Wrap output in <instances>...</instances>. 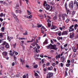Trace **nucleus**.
<instances>
[{
  "label": "nucleus",
  "mask_w": 78,
  "mask_h": 78,
  "mask_svg": "<svg viewBox=\"0 0 78 78\" xmlns=\"http://www.w3.org/2000/svg\"><path fill=\"white\" fill-rule=\"evenodd\" d=\"M47 48L48 49L49 48H51V49H53V50H57L56 48V46L55 45H53L51 44H50L49 46H47Z\"/></svg>",
  "instance_id": "obj_1"
},
{
  "label": "nucleus",
  "mask_w": 78,
  "mask_h": 78,
  "mask_svg": "<svg viewBox=\"0 0 78 78\" xmlns=\"http://www.w3.org/2000/svg\"><path fill=\"white\" fill-rule=\"evenodd\" d=\"M35 39H32L30 41H27V42H33V44H31V45H33V47H34L35 46Z\"/></svg>",
  "instance_id": "obj_2"
},
{
  "label": "nucleus",
  "mask_w": 78,
  "mask_h": 78,
  "mask_svg": "<svg viewBox=\"0 0 78 78\" xmlns=\"http://www.w3.org/2000/svg\"><path fill=\"white\" fill-rule=\"evenodd\" d=\"M2 56L3 58H6L8 56V52L6 51H4L2 53Z\"/></svg>",
  "instance_id": "obj_3"
},
{
  "label": "nucleus",
  "mask_w": 78,
  "mask_h": 78,
  "mask_svg": "<svg viewBox=\"0 0 78 78\" xmlns=\"http://www.w3.org/2000/svg\"><path fill=\"white\" fill-rule=\"evenodd\" d=\"M12 14L13 16L15 18L16 21L17 22H18V23L19 22V20H18V19H17V16H16V15L14 14V13L13 12H12Z\"/></svg>",
  "instance_id": "obj_4"
},
{
  "label": "nucleus",
  "mask_w": 78,
  "mask_h": 78,
  "mask_svg": "<svg viewBox=\"0 0 78 78\" xmlns=\"http://www.w3.org/2000/svg\"><path fill=\"white\" fill-rule=\"evenodd\" d=\"M53 74L52 73H49L47 75L46 78H50L52 76H53Z\"/></svg>",
  "instance_id": "obj_5"
},
{
  "label": "nucleus",
  "mask_w": 78,
  "mask_h": 78,
  "mask_svg": "<svg viewBox=\"0 0 78 78\" xmlns=\"http://www.w3.org/2000/svg\"><path fill=\"white\" fill-rule=\"evenodd\" d=\"M69 6L70 8H73V1H72L69 3Z\"/></svg>",
  "instance_id": "obj_6"
},
{
  "label": "nucleus",
  "mask_w": 78,
  "mask_h": 78,
  "mask_svg": "<svg viewBox=\"0 0 78 78\" xmlns=\"http://www.w3.org/2000/svg\"><path fill=\"white\" fill-rule=\"evenodd\" d=\"M66 16V14H62V15H59V17H62V18L63 19V20H65V16Z\"/></svg>",
  "instance_id": "obj_7"
},
{
  "label": "nucleus",
  "mask_w": 78,
  "mask_h": 78,
  "mask_svg": "<svg viewBox=\"0 0 78 78\" xmlns=\"http://www.w3.org/2000/svg\"><path fill=\"white\" fill-rule=\"evenodd\" d=\"M46 9L47 10H49L50 9V5L48 4H46Z\"/></svg>",
  "instance_id": "obj_8"
},
{
  "label": "nucleus",
  "mask_w": 78,
  "mask_h": 78,
  "mask_svg": "<svg viewBox=\"0 0 78 78\" xmlns=\"http://www.w3.org/2000/svg\"><path fill=\"white\" fill-rule=\"evenodd\" d=\"M67 34H68V33H67V32L66 31H64L62 33V36H64V35H67Z\"/></svg>",
  "instance_id": "obj_9"
},
{
  "label": "nucleus",
  "mask_w": 78,
  "mask_h": 78,
  "mask_svg": "<svg viewBox=\"0 0 78 78\" xmlns=\"http://www.w3.org/2000/svg\"><path fill=\"white\" fill-rule=\"evenodd\" d=\"M65 9H66V10H67V14H68L69 10H67V3H65Z\"/></svg>",
  "instance_id": "obj_10"
},
{
  "label": "nucleus",
  "mask_w": 78,
  "mask_h": 78,
  "mask_svg": "<svg viewBox=\"0 0 78 78\" xmlns=\"http://www.w3.org/2000/svg\"><path fill=\"white\" fill-rule=\"evenodd\" d=\"M12 52V51H10V56H14V54L15 53V51H13V52L11 53Z\"/></svg>",
  "instance_id": "obj_11"
},
{
  "label": "nucleus",
  "mask_w": 78,
  "mask_h": 78,
  "mask_svg": "<svg viewBox=\"0 0 78 78\" xmlns=\"http://www.w3.org/2000/svg\"><path fill=\"white\" fill-rule=\"evenodd\" d=\"M72 34L71 33H70L69 34L70 35V37H69L70 38H73L74 37V33H73L72 35H71V34Z\"/></svg>",
  "instance_id": "obj_12"
},
{
  "label": "nucleus",
  "mask_w": 78,
  "mask_h": 78,
  "mask_svg": "<svg viewBox=\"0 0 78 78\" xmlns=\"http://www.w3.org/2000/svg\"><path fill=\"white\" fill-rule=\"evenodd\" d=\"M4 45L3 44H2L0 46V48L2 50H4Z\"/></svg>",
  "instance_id": "obj_13"
},
{
  "label": "nucleus",
  "mask_w": 78,
  "mask_h": 78,
  "mask_svg": "<svg viewBox=\"0 0 78 78\" xmlns=\"http://www.w3.org/2000/svg\"><path fill=\"white\" fill-rule=\"evenodd\" d=\"M57 28V27L55 26H52L51 27V30H54V29H56Z\"/></svg>",
  "instance_id": "obj_14"
},
{
  "label": "nucleus",
  "mask_w": 78,
  "mask_h": 78,
  "mask_svg": "<svg viewBox=\"0 0 78 78\" xmlns=\"http://www.w3.org/2000/svg\"><path fill=\"white\" fill-rule=\"evenodd\" d=\"M74 5H75V4H76L77 8L78 9V2H76V1L75 0L74 2Z\"/></svg>",
  "instance_id": "obj_15"
},
{
  "label": "nucleus",
  "mask_w": 78,
  "mask_h": 78,
  "mask_svg": "<svg viewBox=\"0 0 78 78\" xmlns=\"http://www.w3.org/2000/svg\"><path fill=\"white\" fill-rule=\"evenodd\" d=\"M5 47L6 48H9V45L8 43H6L5 45Z\"/></svg>",
  "instance_id": "obj_16"
},
{
  "label": "nucleus",
  "mask_w": 78,
  "mask_h": 78,
  "mask_svg": "<svg viewBox=\"0 0 78 78\" xmlns=\"http://www.w3.org/2000/svg\"><path fill=\"white\" fill-rule=\"evenodd\" d=\"M16 13H20V14H21V12H22V11L21 10H16Z\"/></svg>",
  "instance_id": "obj_17"
},
{
  "label": "nucleus",
  "mask_w": 78,
  "mask_h": 78,
  "mask_svg": "<svg viewBox=\"0 0 78 78\" xmlns=\"http://www.w3.org/2000/svg\"><path fill=\"white\" fill-rule=\"evenodd\" d=\"M61 59H62L63 61H65L66 60V58L64 57V56H63L61 57Z\"/></svg>",
  "instance_id": "obj_18"
},
{
  "label": "nucleus",
  "mask_w": 78,
  "mask_h": 78,
  "mask_svg": "<svg viewBox=\"0 0 78 78\" xmlns=\"http://www.w3.org/2000/svg\"><path fill=\"white\" fill-rule=\"evenodd\" d=\"M61 57V55H60V54H59L58 56H56V58L57 60H58V58H60Z\"/></svg>",
  "instance_id": "obj_19"
},
{
  "label": "nucleus",
  "mask_w": 78,
  "mask_h": 78,
  "mask_svg": "<svg viewBox=\"0 0 78 78\" xmlns=\"http://www.w3.org/2000/svg\"><path fill=\"white\" fill-rule=\"evenodd\" d=\"M5 17V14H3V13H0V17Z\"/></svg>",
  "instance_id": "obj_20"
},
{
  "label": "nucleus",
  "mask_w": 78,
  "mask_h": 78,
  "mask_svg": "<svg viewBox=\"0 0 78 78\" xmlns=\"http://www.w3.org/2000/svg\"><path fill=\"white\" fill-rule=\"evenodd\" d=\"M53 69L52 66H51L50 67H49L48 68V69L49 70H51Z\"/></svg>",
  "instance_id": "obj_21"
},
{
  "label": "nucleus",
  "mask_w": 78,
  "mask_h": 78,
  "mask_svg": "<svg viewBox=\"0 0 78 78\" xmlns=\"http://www.w3.org/2000/svg\"><path fill=\"white\" fill-rule=\"evenodd\" d=\"M19 4H16V9H19Z\"/></svg>",
  "instance_id": "obj_22"
},
{
  "label": "nucleus",
  "mask_w": 78,
  "mask_h": 78,
  "mask_svg": "<svg viewBox=\"0 0 78 78\" xmlns=\"http://www.w3.org/2000/svg\"><path fill=\"white\" fill-rule=\"evenodd\" d=\"M4 30H5V27H2L1 29V30L2 31V32H3L4 31Z\"/></svg>",
  "instance_id": "obj_23"
},
{
  "label": "nucleus",
  "mask_w": 78,
  "mask_h": 78,
  "mask_svg": "<svg viewBox=\"0 0 78 78\" xmlns=\"http://www.w3.org/2000/svg\"><path fill=\"white\" fill-rule=\"evenodd\" d=\"M3 34H2V33H0V38H2L3 37Z\"/></svg>",
  "instance_id": "obj_24"
},
{
  "label": "nucleus",
  "mask_w": 78,
  "mask_h": 78,
  "mask_svg": "<svg viewBox=\"0 0 78 78\" xmlns=\"http://www.w3.org/2000/svg\"><path fill=\"white\" fill-rule=\"evenodd\" d=\"M37 25L38 26L37 27H38V28H40V27H41L42 26V24L39 25V24H37Z\"/></svg>",
  "instance_id": "obj_25"
},
{
  "label": "nucleus",
  "mask_w": 78,
  "mask_h": 78,
  "mask_svg": "<svg viewBox=\"0 0 78 78\" xmlns=\"http://www.w3.org/2000/svg\"><path fill=\"white\" fill-rule=\"evenodd\" d=\"M23 35H27L28 34V32L27 30L25 31V32L23 34Z\"/></svg>",
  "instance_id": "obj_26"
},
{
  "label": "nucleus",
  "mask_w": 78,
  "mask_h": 78,
  "mask_svg": "<svg viewBox=\"0 0 78 78\" xmlns=\"http://www.w3.org/2000/svg\"><path fill=\"white\" fill-rule=\"evenodd\" d=\"M38 16L39 17H40L41 19H43V15H39Z\"/></svg>",
  "instance_id": "obj_27"
},
{
  "label": "nucleus",
  "mask_w": 78,
  "mask_h": 78,
  "mask_svg": "<svg viewBox=\"0 0 78 78\" xmlns=\"http://www.w3.org/2000/svg\"><path fill=\"white\" fill-rule=\"evenodd\" d=\"M50 4H51V5H55V2H53V1L52 2H50Z\"/></svg>",
  "instance_id": "obj_28"
},
{
  "label": "nucleus",
  "mask_w": 78,
  "mask_h": 78,
  "mask_svg": "<svg viewBox=\"0 0 78 78\" xmlns=\"http://www.w3.org/2000/svg\"><path fill=\"white\" fill-rule=\"evenodd\" d=\"M58 33H59L58 34V35L59 36H60L61 35V32L60 31H59L58 32Z\"/></svg>",
  "instance_id": "obj_29"
},
{
  "label": "nucleus",
  "mask_w": 78,
  "mask_h": 78,
  "mask_svg": "<svg viewBox=\"0 0 78 78\" xmlns=\"http://www.w3.org/2000/svg\"><path fill=\"white\" fill-rule=\"evenodd\" d=\"M48 40L46 39L45 40V41L43 43L44 44H47Z\"/></svg>",
  "instance_id": "obj_30"
},
{
  "label": "nucleus",
  "mask_w": 78,
  "mask_h": 78,
  "mask_svg": "<svg viewBox=\"0 0 78 78\" xmlns=\"http://www.w3.org/2000/svg\"><path fill=\"white\" fill-rule=\"evenodd\" d=\"M27 11L28 13V15H31V12H30V11L28 10H27Z\"/></svg>",
  "instance_id": "obj_31"
},
{
  "label": "nucleus",
  "mask_w": 78,
  "mask_h": 78,
  "mask_svg": "<svg viewBox=\"0 0 78 78\" xmlns=\"http://www.w3.org/2000/svg\"><path fill=\"white\" fill-rule=\"evenodd\" d=\"M70 66V63H67L66 64V67H69Z\"/></svg>",
  "instance_id": "obj_32"
},
{
  "label": "nucleus",
  "mask_w": 78,
  "mask_h": 78,
  "mask_svg": "<svg viewBox=\"0 0 78 78\" xmlns=\"http://www.w3.org/2000/svg\"><path fill=\"white\" fill-rule=\"evenodd\" d=\"M38 67V66L37 65H36L35 66H34V69H36V68H37Z\"/></svg>",
  "instance_id": "obj_33"
},
{
  "label": "nucleus",
  "mask_w": 78,
  "mask_h": 78,
  "mask_svg": "<svg viewBox=\"0 0 78 78\" xmlns=\"http://www.w3.org/2000/svg\"><path fill=\"white\" fill-rule=\"evenodd\" d=\"M47 22L48 23H49V22L50 23H51V21L50 20H49V19H48L47 20Z\"/></svg>",
  "instance_id": "obj_34"
},
{
  "label": "nucleus",
  "mask_w": 78,
  "mask_h": 78,
  "mask_svg": "<svg viewBox=\"0 0 78 78\" xmlns=\"http://www.w3.org/2000/svg\"><path fill=\"white\" fill-rule=\"evenodd\" d=\"M53 11V7L51 6V9H50V10H49V11H51V12H52V11Z\"/></svg>",
  "instance_id": "obj_35"
},
{
  "label": "nucleus",
  "mask_w": 78,
  "mask_h": 78,
  "mask_svg": "<svg viewBox=\"0 0 78 78\" xmlns=\"http://www.w3.org/2000/svg\"><path fill=\"white\" fill-rule=\"evenodd\" d=\"M57 19V16H55L53 18V19L54 20H56V19Z\"/></svg>",
  "instance_id": "obj_36"
},
{
  "label": "nucleus",
  "mask_w": 78,
  "mask_h": 78,
  "mask_svg": "<svg viewBox=\"0 0 78 78\" xmlns=\"http://www.w3.org/2000/svg\"><path fill=\"white\" fill-rule=\"evenodd\" d=\"M20 60L21 62H22V64H23V60L22 59V58H20Z\"/></svg>",
  "instance_id": "obj_37"
},
{
  "label": "nucleus",
  "mask_w": 78,
  "mask_h": 78,
  "mask_svg": "<svg viewBox=\"0 0 78 78\" xmlns=\"http://www.w3.org/2000/svg\"><path fill=\"white\" fill-rule=\"evenodd\" d=\"M48 27H51V24L48 23Z\"/></svg>",
  "instance_id": "obj_38"
},
{
  "label": "nucleus",
  "mask_w": 78,
  "mask_h": 78,
  "mask_svg": "<svg viewBox=\"0 0 78 78\" xmlns=\"http://www.w3.org/2000/svg\"><path fill=\"white\" fill-rule=\"evenodd\" d=\"M39 42V41H38V39H37L36 40V42L35 43L36 45H37V43H38Z\"/></svg>",
  "instance_id": "obj_39"
},
{
  "label": "nucleus",
  "mask_w": 78,
  "mask_h": 78,
  "mask_svg": "<svg viewBox=\"0 0 78 78\" xmlns=\"http://www.w3.org/2000/svg\"><path fill=\"white\" fill-rule=\"evenodd\" d=\"M6 44H7V43H6V41H4L3 43V44H2V45H6Z\"/></svg>",
  "instance_id": "obj_40"
},
{
  "label": "nucleus",
  "mask_w": 78,
  "mask_h": 78,
  "mask_svg": "<svg viewBox=\"0 0 78 78\" xmlns=\"http://www.w3.org/2000/svg\"><path fill=\"white\" fill-rule=\"evenodd\" d=\"M34 75L35 76H38V74H37V73H35Z\"/></svg>",
  "instance_id": "obj_41"
},
{
  "label": "nucleus",
  "mask_w": 78,
  "mask_h": 78,
  "mask_svg": "<svg viewBox=\"0 0 78 78\" xmlns=\"http://www.w3.org/2000/svg\"><path fill=\"white\" fill-rule=\"evenodd\" d=\"M50 52L51 53H54L55 52V51H54V50H51L50 51Z\"/></svg>",
  "instance_id": "obj_42"
},
{
  "label": "nucleus",
  "mask_w": 78,
  "mask_h": 78,
  "mask_svg": "<svg viewBox=\"0 0 78 78\" xmlns=\"http://www.w3.org/2000/svg\"><path fill=\"white\" fill-rule=\"evenodd\" d=\"M68 45V44H66L64 45V47H67Z\"/></svg>",
  "instance_id": "obj_43"
},
{
  "label": "nucleus",
  "mask_w": 78,
  "mask_h": 78,
  "mask_svg": "<svg viewBox=\"0 0 78 78\" xmlns=\"http://www.w3.org/2000/svg\"><path fill=\"white\" fill-rule=\"evenodd\" d=\"M19 76V75L18 74L16 75H15L14 77H18V76Z\"/></svg>",
  "instance_id": "obj_44"
},
{
  "label": "nucleus",
  "mask_w": 78,
  "mask_h": 78,
  "mask_svg": "<svg viewBox=\"0 0 78 78\" xmlns=\"http://www.w3.org/2000/svg\"><path fill=\"white\" fill-rule=\"evenodd\" d=\"M13 45L14 48H16V43H15V44H13Z\"/></svg>",
  "instance_id": "obj_45"
},
{
  "label": "nucleus",
  "mask_w": 78,
  "mask_h": 78,
  "mask_svg": "<svg viewBox=\"0 0 78 78\" xmlns=\"http://www.w3.org/2000/svg\"><path fill=\"white\" fill-rule=\"evenodd\" d=\"M67 62L68 64H70V61L69 60H68Z\"/></svg>",
  "instance_id": "obj_46"
},
{
  "label": "nucleus",
  "mask_w": 78,
  "mask_h": 78,
  "mask_svg": "<svg viewBox=\"0 0 78 78\" xmlns=\"http://www.w3.org/2000/svg\"><path fill=\"white\" fill-rule=\"evenodd\" d=\"M15 65V63L14 62H12V67H13V66H14Z\"/></svg>",
  "instance_id": "obj_47"
},
{
  "label": "nucleus",
  "mask_w": 78,
  "mask_h": 78,
  "mask_svg": "<svg viewBox=\"0 0 78 78\" xmlns=\"http://www.w3.org/2000/svg\"><path fill=\"white\" fill-rule=\"evenodd\" d=\"M73 22H78V20H73Z\"/></svg>",
  "instance_id": "obj_48"
},
{
  "label": "nucleus",
  "mask_w": 78,
  "mask_h": 78,
  "mask_svg": "<svg viewBox=\"0 0 78 78\" xmlns=\"http://www.w3.org/2000/svg\"><path fill=\"white\" fill-rule=\"evenodd\" d=\"M71 62L72 63H73L74 62V59H72L71 60Z\"/></svg>",
  "instance_id": "obj_49"
},
{
  "label": "nucleus",
  "mask_w": 78,
  "mask_h": 78,
  "mask_svg": "<svg viewBox=\"0 0 78 78\" xmlns=\"http://www.w3.org/2000/svg\"><path fill=\"white\" fill-rule=\"evenodd\" d=\"M68 22H69V19H67V20H66V23H68Z\"/></svg>",
  "instance_id": "obj_50"
},
{
  "label": "nucleus",
  "mask_w": 78,
  "mask_h": 78,
  "mask_svg": "<svg viewBox=\"0 0 78 78\" xmlns=\"http://www.w3.org/2000/svg\"><path fill=\"white\" fill-rule=\"evenodd\" d=\"M35 51L36 53H38V51H37V48H36L35 49Z\"/></svg>",
  "instance_id": "obj_51"
},
{
  "label": "nucleus",
  "mask_w": 78,
  "mask_h": 78,
  "mask_svg": "<svg viewBox=\"0 0 78 78\" xmlns=\"http://www.w3.org/2000/svg\"><path fill=\"white\" fill-rule=\"evenodd\" d=\"M32 17V15H30L29 16V19H31Z\"/></svg>",
  "instance_id": "obj_52"
},
{
  "label": "nucleus",
  "mask_w": 78,
  "mask_h": 78,
  "mask_svg": "<svg viewBox=\"0 0 78 78\" xmlns=\"http://www.w3.org/2000/svg\"><path fill=\"white\" fill-rule=\"evenodd\" d=\"M63 63H61V67H63Z\"/></svg>",
  "instance_id": "obj_53"
},
{
  "label": "nucleus",
  "mask_w": 78,
  "mask_h": 78,
  "mask_svg": "<svg viewBox=\"0 0 78 78\" xmlns=\"http://www.w3.org/2000/svg\"><path fill=\"white\" fill-rule=\"evenodd\" d=\"M25 1H26L27 4L28 5V0H25Z\"/></svg>",
  "instance_id": "obj_54"
},
{
  "label": "nucleus",
  "mask_w": 78,
  "mask_h": 78,
  "mask_svg": "<svg viewBox=\"0 0 78 78\" xmlns=\"http://www.w3.org/2000/svg\"><path fill=\"white\" fill-rule=\"evenodd\" d=\"M51 44H54L53 41L51 39Z\"/></svg>",
  "instance_id": "obj_55"
},
{
  "label": "nucleus",
  "mask_w": 78,
  "mask_h": 78,
  "mask_svg": "<svg viewBox=\"0 0 78 78\" xmlns=\"http://www.w3.org/2000/svg\"><path fill=\"white\" fill-rule=\"evenodd\" d=\"M49 64H50V63L49 62L47 63L46 64V66H49Z\"/></svg>",
  "instance_id": "obj_56"
},
{
  "label": "nucleus",
  "mask_w": 78,
  "mask_h": 78,
  "mask_svg": "<svg viewBox=\"0 0 78 78\" xmlns=\"http://www.w3.org/2000/svg\"><path fill=\"white\" fill-rule=\"evenodd\" d=\"M53 41H54V42H57V41H56V40L55 39H53Z\"/></svg>",
  "instance_id": "obj_57"
},
{
  "label": "nucleus",
  "mask_w": 78,
  "mask_h": 78,
  "mask_svg": "<svg viewBox=\"0 0 78 78\" xmlns=\"http://www.w3.org/2000/svg\"><path fill=\"white\" fill-rule=\"evenodd\" d=\"M75 27H78V25L77 24H76L75 25Z\"/></svg>",
  "instance_id": "obj_58"
},
{
  "label": "nucleus",
  "mask_w": 78,
  "mask_h": 78,
  "mask_svg": "<svg viewBox=\"0 0 78 78\" xmlns=\"http://www.w3.org/2000/svg\"><path fill=\"white\" fill-rule=\"evenodd\" d=\"M3 20L2 19V18H0V21L1 22Z\"/></svg>",
  "instance_id": "obj_59"
},
{
  "label": "nucleus",
  "mask_w": 78,
  "mask_h": 78,
  "mask_svg": "<svg viewBox=\"0 0 78 78\" xmlns=\"http://www.w3.org/2000/svg\"><path fill=\"white\" fill-rule=\"evenodd\" d=\"M42 62L44 63V59H43L41 60Z\"/></svg>",
  "instance_id": "obj_60"
},
{
  "label": "nucleus",
  "mask_w": 78,
  "mask_h": 78,
  "mask_svg": "<svg viewBox=\"0 0 78 78\" xmlns=\"http://www.w3.org/2000/svg\"><path fill=\"white\" fill-rule=\"evenodd\" d=\"M43 70L44 72H45V71L47 70V69H46V68H44L43 69Z\"/></svg>",
  "instance_id": "obj_61"
},
{
  "label": "nucleus",
  "mask_w": 78,
  "mask_h": 78,
  "mask_svg": "<svg viewBox=\"0 0 78 78\" xmlns=\"http://www.w3.org/2000/svg\"><path fill=\"white\" fill-rule=\"evenodd\" d=\"M57 45H60V44L58 42V43H57Z\"/></svg>",
  "instance_id": "obj_62"
},
{
  "label": "nucleus",
  "mask_w": 78,
  "mask_h": 78,
  "mask_svg": "<svg viewBox=\"0 0 78 78\" xmlns=\"http://www.w3.org/2000/svg\"><path fill=\"white\" fill-rule=\"evenodd\" d=\"M23 78H26V76L25 75H24L23 76Z\"/></svg>",
  "instance_id": "obj_63"
},
{
  "label": "nucleus",
  "mask_w": 78,
  "mask_h": 78,
  "mask_svg": "<svg viewBox=\"0 0 78 78\" xmlns=\"http://www.w3.org/2000/svg\"><path fill=\"white\" fill-rule=\"evenodd\" d=\"M18 54V52H15L16 55H17Z\"/></svg>",
  "instance_id": "obj_64"
}]
</instances>
